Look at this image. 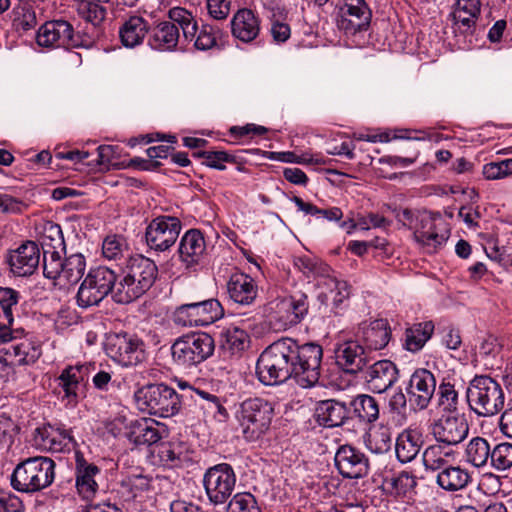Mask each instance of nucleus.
Returning <instances> with one entry per match:
<instances>
[{
  "label": "nucleus",
  "mask_w": 512,
  "mask_h": 512,
  "mask_svg": "<svg viewBox=\"0 0 512 512\" xmlns=\"http://www.w3.org/2000/svg\"><path fill=\"white\" fill-rule=\"evenodd\" d=\"M322 357L320 345L300 344L283 337L262 351L256 363V374L264 385H278L293 378L299 386L310 388L319 380Z\"/></svg>",
  "instance_id": "nucleus-1"
},
{
  "label": "nucleus",
  "mask_w": 512,
  "mask_h": 512,
  "mask_svg": "<svg viewBox=\"0 0 512 512\" xmlns=\"http://www.w3.org/2000/svg\"><path fill=\"white\" fill-rule=\"evenodd\" d=\"M120 269L113 299L120 304H127L145 294L154 284L158 268L154 261L143 256L133 255L125 260Z\"/></svg>",
  "instance_id": "nucleus-2"
},
{
  "label": "nucleus",
  "mask_w": 512,
  "mask_h": 512,
  "mask_svg": "<svg viewBox=\"0 0 512 512\" xmlns=\"http://www.w3.org/2000/svg\"><path fill=\"white\" fill-rule=\"evenodd\" d=\"M396 218L413 231L415 241L427 253L437 252L449 237L444 221L438 214L403 209L397 212Z\"/></svg>",
  "instance_id": "nucleus-3"
},
{
  "label": "nucleus",
  "mask_w": 512,
  "mask_h": 512,
  "mask_svg": "<svg viewBox=\"0 0 512 512\" xmlns=\"http://www.w3.org/2000/svg\"><path fill=\"white\" fill-rule=\"evenodd\" d=\"M55 463L48 457H31L19 463L11 475L12 487L20 492L34 493L49 485L55 477Z\"/></svg>",
  "instance_id": "nucleus-4"
},
{
  "label": "nucleus",
  "mask_w": 512,
  "mask_h": 512,
  "mask_svg": "<svg viewBox=\"0 0 512 512\" xmlns=\"http://www.w3.org/2000/svg\"><path fill=\"white\" fill-rule=\"evenodd\" d=\"M469 408L478 416L491 417L504 407L505 395L501 385L490 376H475L466 390Z\"/></svg>",
  "instance_id": "nucleus-5"
},
{
  "label": "nucleus",
  "mask_w": 512,
  "mask_h": 512,
  "mask_svg": "<svg viewBox=\"0 0 512 512\" xmlns=\"http://www.w3.org/2000/svg\"><path fill=\"white\" fill-rule=\"evenodd\" d=\"M134 399L141 411L162 418L176 415L181 408L178 393L163 383L139 388L134 394Z\"/></svg>",
  "instance_id": "nucleus-6"
},
{
  "label": "nucleus",
  "mask_w": 512,
  "mask_h": 512,
  "mask_svg": "<svg viewBox=\"0 0 512 512\" xmlns=\"http://www.w3.org/2000/svg\"><path fill=\"white\" fill-rule=\"evenodd\" d=\"M116 285L117 275L111 268L93 267L78 288L76 303L83 309L98 306L110 293L114 294Z\"/></svg>",
  "instance_id": "nucleus-7"
},
{
  "label": "nucleus",
  "mask_w": 512,
  "mask_h": 512,
  "mask_svg": "<svg viewBox=\"0 0 512 512\" xmlns=\"http://www.w3.org/2000/svg\"><path fill=\"white\" fill-rule=\"evenodd\" d=\"M273 414L274 409L270 402L263 398H249L240 404L236 418L244 437L254 441L269 429Z\"/></svg>",
  "instance_id": "nucleus-8"
},
{
  "label": "nucleus",
  "mask_w": 512,
  "mask_h": 512,
  "mask_svg": "<svg viewBox=\"0 0 512 512\" xmlns=\"http://www.w3.org/2000/svg\"><path fill=\"white\" fill-rule=\"evenodd\" d=\"M213 351V338L203 332L182 336L171 347L174 362L183 367L203 362L213 354Z\"/></svg>",
  "instance_id": "nucleus-9"
},
{
  "label": "nucleus",
  "mask_w": 512,
  "mask_h": 512,
  "mask_svg": "<svg viewBox=\"0 0 512 512\" xmlns=\"http://www.w3.org/2000/svg\"><path fill=\"white\" fill-rule=\"evenodd\" d=\"M106 354L124 367L136 366L146 358L145 345L135 334L115 333L108 336Z\"/></svg>",
  "instance_id": "nucleus-10"
},
{
  "label": "nucleus",
  "mask_w": 512,
  "mask_h": 512,
  "mask_svg": "<svg viewBox=\"0 0 512 512\" xmlns=\"http://www.w3.org/2000/svg\"><path fill=\"white\" fill-rule=\"evenodd\" d=\"M221 303L214 298L177 307L173 322L182 327L208 326L223 316Z\"/></svg>",
  "instance_id": "nucleus-11"
},
{
  "label": "nucleus",
  "mask_w": 512,
  "mask_h": 512,
  "mask_svg": "<svg viewBox=\"0 0 512 512\" xmlns=\"http://www.w3.org/2000/svg\"><path fill=\"white\" fill-rule=\"evenodd\" d=\"M372 10L366 0H342L336 15V25L346 35L354 36L369 29Z\"/></svg>",
  "instance_id": "nucleus-12"
},
{
  "label": "nucleus",
  "mask_w": 512,
  "mask_h": 512,
  "mask_svg": "<svg viewBox=\"0 0 512 512\" xmlns=\"http://www.w3.org/2000/svg\"><path fill=\"white\" fill-rule=\"evenodd\" d=\"M236 483L233 468L221 463L209 468L204 474L203 484L206 495L214 505L224 504L231 496Z\"/></svg>",
  "instance_id": "nucleus-13"
},
{
  "label": "nucleus",
  "mask_w": 512,
  "mask_h": 512,
  "mask_svg": "<svg viewBox=\"0 0 512 512\" xmlns=\"http://www.w3.org/2000/svg\"><path fill=\"white\" fill-rule=\"evenodd\" d=\"M429 430L436 442L452 447L467 437L469 427L463 415L445 411L431 422Z\"/></svg>",
  "instance_id": "nucleus-14"
},
{
  "label": "nucleus",
  "mask_w": 512,
  "mask_h": 512,
  "mask_svg": "<svg viewBox=\"0 0 512 512\" xmlns=\"http://www.w3.org/2000/svg\"><path fill=\"white\" fill-rule=\"evenodd\" d=\"M36 43L46 48H71L80 45L73 25L62 18L42 24L36 34Z\"/></svg>",
  "instance_id": "nucleus-15"
},
{
  "label": "nucleus",
  "mask_w": 512,
  "mask_h": 512,
  "mask_svg": "<svg viewBox=\"0 0 512 512\" xmlns=\"http://www.w3.org/2000/svg\"><path fill=\"white\" fill-rule=\"evenodd\" d=\"M181 227V222L177 217L158 216L146 228V243L150 249L164 252L175 244Z\"/></svg>",
  "instance_id": "nucleus-16"
},
{
  "label": "nucleus",
  "mask_w": 512,
  "mask_h": 512,
  "mask_svg": "<svg viewBox=\"0 0 512 512\" xmlns=\"http://www.w3.org/2000/svg\"><path fill=\"white\" fill-rule=\"evenodd\" d=\"M335 467L347 479H359L369 472V460L359 449L345 444L341 445L334 457Z\"/></svg>",
  "instance_id": "nucleus-17"
},
{
  "label": "nucleus",
  "mask_w": 512,
  "mask_h": 512,
  "mask_svg": "<svg viewBox=\"0 0 512 512\" xmlns=\"http://www.w3.org/2000/svg\"><path fill=\"white\" fill-rule=\"evenodd\" d=\"M436 379L427 369H417L410 377L406 388L410 405L415 410L426 409L435 393Z\"/></svg>",
  "instance_id": "nucleus-18"
},
{
  "label": "nucleus",
  "mask_w": 512,
  "mask_h": 512,
  "mask_svg": "<svg viewBox=\"0 0 512 512\" xmlns=\"http://www.w3.org/2000/svg\"><path fill=\"white\" fill-rule=\"evenodd\" d=\"M34 445L42 450L49 452L70 451L75 441L71 432L64 427L52 426L50 424L38 427L33 436Z\"/></svg>",
  "instance_id": "nucleus-19"
},
{
  "label": "nucleus",
  "mask_w": 512,
  "mask_h": 512,
  "mask_svg": "<svg viewBox=\"0 0 512 512\" xmlns=\"http://www.w3.org/2000/svg\"><path fill=\"white\" fill-rule=\"evenodd\" d=\"M94 366L91 363L76 364L65 367L56 378L58 387L62 389L64 398L69 403H77L82 388L88 381Z\"/></svg>",
  "instance_id": "nucleus-20"
},
{
  "label": "nucleus",
  "mask_w": 512,
  "mask_h": 512,
  "mask_svg": "<svg viewBox=\"0 0 512 512\" xmlns=\"http://www.w3.org/2000/svg\"><path fill=\"white\" fill-rule=\"evenodd\" d=\"M206 242L203 234L197 229H190L182 236L178 253L185 269L196 271L205 258Z\"/></svg>",
  "instance_id": "nucleus-21"
},
{
  "label": "nucleus",
  "mask_w": 512,
  "mask_h": 512,
  "mask_svg": "<svg viewBox=\"0 0 512 512\" xmlns=\"http://www.w3.org/2000/svg\"><path fill=\"white\" fill-rule=\"evenodd\" d=\"M41 251L32 241H27L18 248L11 250L8 257L10 271L18 277L32 275L40 263Z\"/></svg>",
  "instance_id": "nucleus-22"
},
{
  "label": "nucleus",
  "mask_w": 512,
  "mask_h": 512,
  "mask_svg": "<svg viewBox=\"0 0 512 512\" xmlns=\"http://www.w3.org/2000/svg\"><path fill=\"white\" fill-rule=\"evenodd\" d=\"M368 389L373 393H384L398 380V369L390 360H380L370 365L363 375Z\"/></svg>",
  "instance_id": "nucleus-23"
},
{
  "label": "nucleus",
  "mask_w": 512,
  "mask_h": 512,
  "mask_svg": "<svg viewBox=\"0 0 512 512\" xmlns=\"http://www.w3.org/2000/svg\"><path fill=\"white\" fill-rule=\"evenodd\" d=\"M166 433L165 426L150 418L131 421L126 436L136 446L157 444Z\"/></svg>",
  "instance_id": "nucleus-24"
},
{
  "label": "nucleus",
  "mask_w": 512,
  "mask_h": 512,
  "mask_svg": "<svg viewBox=\"0 0 512 512\" xmlns=\"http://www.w3.org/2000/svg\"><path fill=\"white\" fill-rule=\"evenodd\" d=\"M355 336L362 341L368 350L385 348L391 338V330L386 319L363 321L359 324Z\"/></svg>",
  "instance_id": "nucleus-25"
},
{
  "label": "nucleus",
  "mask_w": 512,
  "mask_h": 512,
  "mask_svg": "<svg viewBox=\"0 0 512 512\" xmlns=\"http://www.w3.org/2000/svg\"><path fill=\"white\" fill-rule=\"evenodd\" d=\"M336 364L344 372L356 374L367 364L365 348L358 340L345 341L335 349Z\"/></svg>",
  "instance_id": "nucleus-26"
},
{
  "label": "nucleus",
  "mask_w": 512,
  "mask_h": 512,
  "mask_svg": "<svg viewBox=\"0 0 512 512\" xmlns=\"http://www.w3.org/2000/svg\"><path fill=\"white\" fill-rule=\"evenodd\" d=\"M100 468L89 463L81 454H76L75 485L78 494L84 500H91L96 495L99 485L96 480Z\"/></svg>",
  "instance_id": "nucleus-27"
},
{
  "label": "nucleus",
  "mask_w": 512,
  "mask_h": 512,
  "mask_svg": "<svg viewBox=\"0 0 512 512\" xmlns=\"http://www.w3.org/2000/svg\"><path fill=\"white\" fill-rule=\"evenodd\" d=\"M317 287L320 290L318 300L324 305H328L331 301L336 309L340 308L351 295V286L346 281L331 276L330 273L318 280Z\"/></svg>",
  "instance_id": "nucleus-28"
},
{
  "label": "nucleus",
  "mask_w": 512,
  "mask_h": 512,
  "mask_svg": "<svg viewBox=\"0 0 512 512\" xmlns=\"http://www.w3.org/2000/svg\"><path fill=\"white\" fill-rule=\"evenodd\" d=\"M480 12V0H455L451 13L453 24L461 33L472 34Z\"/></svg>",
  "instance_id": "nucleus-29"
},
{
  "label": "nucleus",
  "mask_w": 512,
  "mask_h": 512,
  "mask_svg": "<svg viewBox=\"0 0 512 512\" xmlns=\"http://www.w3.org/2000/svg\"><path fill=\"white\" fill-rule=\"evenodd\" d=\"M151 24L139 15L129 16L119 27V38L126 48H135L141 45L150 33Z\"/></svg>",
  "instance_id": "nucleus-30"
},
{
  "label": "nucleus",
  "mask_w": 512,
  "mask_h": 512,
  "mask_svg": "<svg viewBox=\"0 0 512 512\" xmlns=\"http://www.w3.org/2000/svg\"><path fill=\"white\" fill-rule=\"evenodd\" d=\"M229 298L239 305H251L258 294V288L253 278L239 273L231 276L227 283Z\"/></svg>",
  "instance_id": "nucleus-31"
},
{
  "label": "nucleus",
  "mask_w": 512,
  "mask_h": 512,
  "mask_svg": "<svg viewBox=\"0 0 512 512\" xmlns=\"http://www.w3.org/2000/svg\"><path fill=\"white\" fill-rule=\"evenodd\" d=\"M232 35L245 43L256 39L260 32V20L250 9L238 10L231 20Z\"/></svg>",
  "instance_id": "nucleus-32"
},
{
  "label": "nucleus",
  "mask_w": 512,
  "mask_h": 512,
  "mask_svg": "<svg viewBox=\"0 0 512 512\" xmlns=\"http://www.w3.org/2000/svg\"><path fill=\"white\" fill-rule=\"evenodd\" d=\"M179 38L178 27L167 20L151 26L148 44L154 50L172 51L177 47Z\"/></svg>",
  "instance_id": "nucleus-33"
},
{
  "label": "nucleus",
  "mask_w": 512,
  "mask_h": 512,
  "mask_svg": "<svg viewBox=\"0 0 512 512\" xmlns=\"http://www.w3.org/2000/svg\"><path fill=\"white\" fill-rule=\"evenodd\" d=\"M349 409L346 404L337 400L321 401L316 407V417L326 427H337L348 418Z\"/></svg>",
  "instance_id": "nucleus-34"
},
{
  "label": "nucleus",
  "mask_w": 512,
  "mask_h": 512,
  "mask_svg": "<svg viewBox=\"0 0 512 512\" xmlns=\"http://www.w3.org/2000/svg\"><path fill=\"white\" fill-rule=\"evenodd\" d=\"M417 478L408 471H401L382 482L383 491L393 497H411L415 494Z\"/></svg>",
  "instance_id": "nucleus-35"
},
{
  "label": "nucleus",
  "mask_w": 512,
  "mask_h": 512,
  "mask_svg": "<svg viewBox=\"0 0 512 512\" xmlns=\"http://www.w3.org/2000/svg\"><path fill=\"white\" fill-rule=\"evenodd\" d=\"M421 445V434L415 429H405L396 439L395 452L397 459L401 463L411 462L418 455Z\"/></svg>",
  "instance_id": "nucleus-36"
},
{
  "label": "nucleus",
  "mask_w": 512,
  "mask_h": 512,
  "mask_svg": "<svg viewBox=\"0 0 512 512\" xmlns=\"http://www.w3.org/2000/svg\"><path fill=\"white\" fill-rule=\"evenodd\" d=\"M471 481L469 472L460 467L449 464L437 473L436 483L447 492H456L464 489Z\"/></svg>",
  "instance_id": "nucleus-37"
},
{
  "label": "nucleus",
  "mask_w": 512,
  "mask_h": 512,
  "mask_svg": "<svg viewBox=\"0 0 512 512\" xmlns=\"http://www.w3.org/2000/svg\"><path fill=\"white\" fill-rule=\"evenodd\" d=\"M242 327L231 326L225 334L224 348L231 351L232 354L244 351L249 345V336L246 329H253L256 326L255 318H247L241 320Z\"/></svg>",
  "instance_id": "nucleus-38"
},
{
  "label": "nucleus",
  "mask_w": 512,
  "mask_h": 512,
  "mask_svg": "<svg viewBox=\"0 0 512 512\" xmlns=\"http://www.w3.org/2000/svg\"><path fill=\"white\" fill-rule=\"evenodd\" d=\"M269 322L277 330H286L300 322L299 317L291 309V304L285 299H279L269 304Z\"/></svg>",
  "instance_id": "nucleus-39"
},
{
  "label": "nucleus",
  "mask_w": 512,
  "mask_h": 512,
  "mask_svg": "<svg viewBox=\"0 0 512 512\" xmlns=\"http://www.w3.org/2000/svg\"><path fill=\"white\" fill-rule=\"evenodd\" d=\"M9 349L6 354L13 358L14 362L18 365H28L35 363L41 355L40 346L31 338L24 335L17 340Z\"/></svg>",
  "instance_id": "nucleus-40"
},
{
  "label": "nucleus",
  "mask_w": 512,
  "mask_h": 512,
  "mask_svg": "<svg viewBox=\"0 0 512 512\" xmlns=\"http://www.w3.org/2000/svg\"><path fill=\"white\" fill-rule=\"evenodd\" d=\"M453 455L450 446L437 442L424 450L423 465L427 471L440 472L450 464Z\"/></svg>",
  "instance_id": "nucleus-41"
},
{
  "label": "nucleus",
  "mask_w": 512,
  "mask_h": 512,
  "mask_svg": "<svg viewBox=\"0 0 512 512\" xmlns=\"http://www.w3.org/2000/svg\"><path fill=\"white\" fill-rule=\"evenodd\" d=\"M102 256L108 261L116 262L122 267L126 259L131 258L129 245L120 235H108L102 242Z\"/></svg>",
  "instance_id": "nucleus-42"
},
{
  "label": "nucleus",
  "mask_w": 512,
  "mask_h": 512,
  "mask_svg": "<svg viewBox=\"0 0 512 512\" xmlns=\"http://www.w3.org/2000/svg\"><path fill=\"white\" fill-rule=\"evenodd\" d=\"M491 457V446L487 439L474 437L466 445L465 461L475 468H482L487 465Z\"/></svg>",
  "instance_id": "nucleus-43"
},
{
  "label": "nucleus",
  "mask_w": 512,
  "mask_h": 512,
  "mask_svg": "<svg viewBox=\"0 0 512 512\" xmlns=\"http://www.w3.org/2000/svg\"><path fill=\"white\" fill-rule=\"evenodd\" d=\"M434 331L431 321L414 324L405 331L404 347L410 352L420 351Z\"/></svg>",
  "instance_id": "nucleus-44"
},
{
  "label": "nucleus",
  "mask_w": 512,
  "mask_h": 512,
  "mask_svg": "<svg viewBox=\"0 0 512 512\" xmlns=\"http://www.w3.org/2000/svg\"><path fill=\"white\" fill-rule=\"evenodd\" d=\"M170 23H175V26L180 28L183 37L187 41H193L196 36L198 25L194 15L183 7H174L168 12Z\"/></svg>",
  "instance_id": "nucleus-45"
},
{
  "label": "nucleus",
  "mask_w": 512,
  "mask_h": 512,
  "mask_svg": "<svg viewBox=\"0 0 512 512\" xmlns=\"http://www.w3.org/2000/svg\"><path fill=\"white\" fill-rule=\"evenodd\" d=\"M351 406L355 415L368 423L375 422L379 418V405L376 399L367 394L357 395Z\"/></svg>",
  "instance_id": "nucleus-46"
},
{
  "label": "nucleus",
  "mask_w": 512,
  "mask_h": 512,
  "mask_svg": "<svg viewBox=\"0 0 512 512\" xmlns=\"http://www.w3.org/2000/svg\"><path fill=\"white\" fill-rule=\"evenodd\" d=\"M63 272L60 284H76L83 277L86 269L85 257L80 254H72L64 259Z\"/></svg>",
  "instance_id": "nucleus-47"
},
{
  "label": "nucleus",
  "mask_w": 512,
  "mask_h": 512,
  "mask_svg": "<svg viewBox=\"0 0 512 512\" xmlns=\"http://www.w3.org/2000/svg\"><path fill=\"white\" fill-rule=\"evenodd\" d=\"M294 266L307 278L321 280L327 273H330V267L322 261L308 255L296 256Z\"/></svg>",
  "instance_id": "nucleus-48"
},
{
  "label": "nucleus",
  "mask_w": 512,
  "mask_h": 512,
  "mask_svg": "<svg viewBox=\"0 0 512 512\" xmlns=\"http://www.w3.org/2000/svg\"><path fill=\"white\" fill-rule=\"evenodd\" d=\"M222 36V30L217 25L203 24L197 30L193 39L194 46L198 50H209L217 45V40Z\"/></svg>",
  "instance_id": "nucleus-49"
},
{
  "label": "nucleus",
  "mask_w": 512,
  "mask_h": 512,
  "mask_svg": "<svg viewBox=\"0 0 512 512\" xmlns=\"http://www.w3.org/2000/svg\"><path fill=\"white\" fill-rule=\"evenodd\" d=\"M20 299L21 294L18 290L0 286V309L4 319L9 321L10 324L15 322L14 312L18 308Z\"/></svg>",
  "instance_id": "nucleus-50"
},
{
  "label": "nucleus",
  "mask_w": 512,
  "mask_h": 512,
  "mask_svg": "<svg viewBox=\"0 0 512 512\" xmlns=\"http://www.w3.org/2000/svg\"><path fill=\"white\" fill-rule=\"evenodd\" d=\"M490 465L497 471L512 467V443L502 442L491 448Z\"/></svg>",
  "instance_id": "nucleus-51"
},
{
  "label": "nucleus",
  "mask_w": 512,
  "mask_h": 512,
  "mask_svg": "<svg viewBox=\"0 0 512 512\" xmlns=\"http://www.w3.org/2000/svg\"><path fill=\"white\" fill-rule=\"evenodd\" d=\"M14 22L18 29L28 31L37 25V17L35 9L27 1H20L14 7Z\"/></svg>",
  "instance_id": "nucleus-52"
},
{
  "label": "nucleus",
  "mask_w": 512,
  "mask_h": 512,
  "mask_svg": "<svg viewBox=\"0 0 512 512\" xmlns=\"http://www.w3.org/2000/svg\"><path fill=\"white\" fill-rule=\"evenodd\" d=\"M64 259L60 253L53 249L44 250L43 252V274L46 278L59 280L63 272Z\"/></svg>",
  "instance_id": "nucleus-53"
},
{
  "label": "nucleus",
  "mask_w": 512,
  "mask_h": 512,
  "mask_svg": "<svg viewBox=\"0 0 512 512\" xmlns=\"http://www.w3.org/2000/svg\"><path fill=\"white\" fill-rule=\"evenodd\" d=\"M78 13L86 22L98 27L106 17V8L95 1H86L79 5Z\"/></svg>",
  "instance_id": "nucleus-54"
},
{
  "label": "nucleus",
  "mask_w": 512,
  "mask_h": 512,
  "mask_svg": "<svg viewBox=\"0 0 512 512\" xmlns=\"http://www.w3.org/2000/svg\"><path fill=\"white\" fill-rule=\"evenodd\" d=\"M227 512H261V509L251 493H238L230 500Z\"/></svg>",
  "instance_id": "nucleus-55"
},
{
  "label": "nucleus",
  "mask_w": 512,
  "mask_h": 512,
  "mask_svg": "<svg viewBox=\"0 0 512 512\" xmlns=\"http://www.w3.org/2000/svg\"><path fill=\"white\" fill-rule=\"evenodd\" d=\"M483 175L488 180H498L512 175V159L487 163L483 166Z\"/></svg>",
  "instance_id": "nucleus-56"
},
{
  "label": "nucleus",
  "mask_w": 512,
  "mask_h": 512,
  "mask_svg": "<svg viewBox=\"0 0 512 512\" xmlns=\"http://www.w3.org/2000/svg\"><path fill=\"white\" fill-rule=\"evenodd\" d=\"M194 155L203 158L206 166L217 170H225V163L234 161L233 157L224 151H203Z\"/></svg>",
  "instance_id": "nucleus-57"
},
{
  "label": "nucleus",
  "mask_w": 512,
  "mask_h": 512,
  "mask_svg": "<svg viewBox=\"0 0 512 512\" xmlns=\"http://www.w3.org/2000/svg\"><path fill=\"white\" fill-rule=\"evenodd\" d=\"M438 394L440 396V403L445 405L446 411L457 412L458 404V393L449 382H442L438 388Z\"/></svg>",
  "instance_id": "nucleus-58"
},
{
  "label": "nucleus",
  "mask_w": 512,
  "mask_h": 512,
  "mask_svg": "<svg viewBox=\"0 0 512 512\" xmlns=\"http://www.w3.org/2000/svg\"><path fill=\"white\" fill-rule=\"evenodd\" d=\"M127 486L136 497L151 488V478L142 474H131L124 480Z\"/></svg>",
  "instance_id": "nucleus-59"
},
{
  "label": "nucleus",
  "mask_w": 512,
  "mask_h": 512,
  "mask_svg": "<svg viewBox=\"0 0 512 512\" xmlns=\"http://www.w3.org/2000/svg\"><path fill=\"white\" fill-rule=\"evenodd\" d=\"M98 163L101 165H117L120 148L115 145H101L97 148Z\"/></svg>",
  "instance_id": "nucleus-60"
},
{
  "label": "nucleus",
  "mask_w": 512,
  "mask_h": 512,
  "mask_svg": "<svg viewBox=\"0 0 512 512\" xmlns=\"http://www.w3.org/2000/svg\"><path fill=\"white\" fill-rule=\"evenodd\" d=\"M208 14L215 20L226 19L230 13L231 0H206Z\"/></svg>",
  "instance_id": "nucleus-61"
},
{
  "label": "nucleus",
  "mask_w": 512,
  "mask_h": 512,
  "mask_svg": "<svg viewBox=\"0 0 512 512\" xmlns=\"http://www.w3.org/2000/svg\"><path fill=\"white\" fill-rule=\"evenodd\" d=\"M288 303L291 304V309L301 321L308 313L309 303L308 297L303 292H296L290 298H284Z\"/></svg>",
  "instance_id": "nucleus-62"
},
{
  "label": "nucleus",
  "mask_w": 512,
  "mask_h": 512,
  "mask_svg": "<svg viewBox=\"0 0 512 512\" xmlns=\"http://www.w3.org/2000/svg\"><path fill=\"white\" fill-rule=\"evenodd\" d=\"M390 222L377 213H369L365 216H359L357 218V224L359 225V229L361 230H369L371 227L373 228H384L389 226Z\"/></svg>",
  "instance_id": "nucleus-63"
},
{
  "label": "nucleus",
  "mask_w": 512,
  "mask_h": 512,
  "mask_svg": "<svg viewBox=\"0 0 512 512\" xmlns=\"http://www.w3.org/2000/svg\"><path fill=\"white\" fill-rule=\"evenodd\" d=\"M14 323L10 324L9 321L0 323V344L15 342L24 335V329L14 328Z\"/></svg>",
  "instance_id": "nucleus-64"
}]
</instances>
